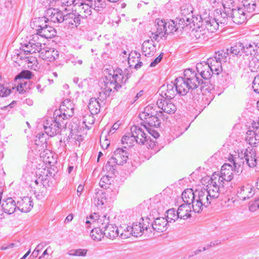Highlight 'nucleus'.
Segmentation results:
<instances>
[{
	"instance_id": "nucleus-1",
	"label": "nucleus",
	"mask_w": 259,
	"mask_h": 259,
	"mask_svg": "<svg viewBox=\"0 0 259 259\" xmlns=\"http://www.w3.org/2000/svg\"><path fill=\"white\" fill-rule=\"evenodd\" d=\"M182 198L185 203L178 207L177 213L180 219L184 220L191 215V208L195 212L200 213L204 208L214 202L202 188L195 191L192 189H187L182 193Z\"/></svg>"
},
{
	"instance_id": "nucleus-2",
	"label": "nucleus",
	"mask_w": 259,
	"mask_h": 259,
	"mask_svg": "<svg viewBox=\"0 0 259 259\" xmlns=\"http://www.w3.org/2000/svg\"><path fill=\"white\" fill-rule=\"evenodd\" d=\"M225 163L222 167L220 172H214L210 178H208V184L202 189L207 192L210 199L214 202L219 197L220 193L224 189L226 182L231 181L233 178V170L239 171V169L235 170L232 163Z\"/></svg>"
},
{
	"instance_id": "nucleus-3",
	"label": "nucleus",
	"mask_w": 259,
	"mask_h": 259,
	"mask_svg": "<svg viewBox=\"0 0 259 259\" xmlns=\"http://www.w3.org/2000/svg\"><path fill=\"white\" fill-rule=\"evenodd\" d=\"M192 20L194 25H197V28L192 32L196 40L200 41L207 39L210 33L214 32L219 28V22L214 18L210 16L209 11H205Z\"/></svg>"
},
{
	"instance_id": "nucleus-4",
	"label": "nucleus",
	"mask_w": 259,
	"mask_h": 259,
	"mask_svg": "<svg viewBox=\"0 0 259 259\" xmlns=\"http://www.w3.org/2000/svg\"><path fill=\"white\" fill-rule=\"evenodd\" d=\"M201 80L197 76L196 73L191 69L184 71V76L179 77L175 79L176 89L177 93L184 96L189 90L196 89L200 84Z\"/></svg>"
},
{
	"instance_id": "nucleus-5",
	"label": "nucleus",
	"mask_w": 259,
	"mask_h": 259,
	"mask_svg": "<svg viewBox=\"0 0 259 259\" xmlns=\"http://www.w3.org/2000/svg\"><path fill=\"white\" fill-rule=\"evenodd\" d=\"M243 158L249 167H255V170L259 169V159L256 157L255 149L252 147H248L244 151H241L238 154V157L230 155L228 160L234 165L235 170H238L244 163L243 161H241Z\"/></svg>"
},
{
	"instance_id": "nucleus-6",
	"label": "nucleus",
	"mask_w": 259,
	"mask_h": 259,
	"mask_svg": "<svg viewBox=\"0 0 259 259\" xmlns=\"http://www.w3.org/2000/svg\"><path fill=\"white\" fill-rule=\"evenodd\" d=\"M121 73L122 70L118 69L105 77L101 83V90L106 96H109L112 91H117L127 81V78H124Z\"/></svg>"
},
{
	"instance_id": "nucleus-7",
	"label": "nucleus",
	"mask_w": 259,
	"mask_h": 259,
	"mask_svg": "<svg viewBox=\"0 0 259 259\" xmlns=\"http://www.w3.org/2000/svg\"><path fill=\"white\" fill-rule=\"evenodd\" d=\"M55 118H49L44 123V128L47 135L53 137L59 134L62 124L64 123L62 116H54Z\"/></svg>"
},
{
	"instance_id": "nucleus-8",
	"label": "nucleus",
	"mask_w": 259,
	"mask_h": 259,
	"mask_svg": "<svg viewBox=\"0 0 259 259\" xmlns=\"http://www.w3.org/2000/svg\"><path fill=\"white\" fill-rule=\"evenodd\" d=\"M42 48V43L39 40L38 34H33L29 41L21 46V51L23 52L24 54H33L38 53L41 51Z\"/></svg>"
},
{
	"instance_id": "nucleus-9",
	"label": "nucleus",
	"mask_w": 259,
	"mask_h": 259,
	"mask_svg": "<svg viewBox=\"0 0 259 259\" xmlns=\"http://www.w3.org/2000/svg\"><path fill=\"white\" fill-rule=\"evenodd\" d=\"M74 109V106L72 101L66 99L62 102L60 109L55 111L54 115L62 116L61 118L65 120L73 115Z\"/></svg>"
},
{
	"instance_id": "nucleus-10",
	"label": "nucleus",
	"mask_w": 259,
	"mask_h": 259,
	"mask_svg": "<svg viewBox=\"0 0 259 259\" xmlns=\"http://www.w3.org/2000/svg\"><path fill=\"white\" fill-rule=\"evenodd\" d=\"M64 15L59 9L50 8L46 10L45 17L39 18L38 20L47 22V20L52 23H60L64 21Z\"/></svg>"
},
{
	"instance_id": "nucleus-11",
	"label": "nucleus",
	"mask_w": 259,
	"mask_h": 259,
	"mask_svg": "<svg viewBox=\"0 0 259 259\" xmlns=\"http://www.w3.org/2000/svg\"><path fill=\"white\" fill-rule=\"evenodd\" d=\"M259 53V47L257 45L253 42L252 44H247L244 45L243 50V56L242 58L245 59V57H248L247 60H249L250 58H252L251 61L250 62L249 65L251 67L253 63H255L256 61H258L259 59L256 57H254L255 56Z\"/></svg>"
},
{
	"instance_id": "nucleus-12",
	"label": "nucleus",
	"mask_w": 259,
	"mask_h": 259,
	"mask_svg": "<svg viewBox=\"0 0 259 259\" xmlns=\"http://www.w3.org/2000/svg\"><path fill=\"white\" fill-rule=\"evenodd\" d=\"M76 7V10L81 18H87L92 14L93 0H80Z\"/></svg>"
},
{
	"instance_id": "nucleus-13",
	"label": "nucleus",
	"mask_w": 259,
	"mask_h": 259,
	"mask_svg": "<svg viewBox=\"0 0 259 259\" xmlns=\"http://www.w3.org/2000/svg\"><path fill=\"white\" fill-rule=\"evenodd\" d=\"M155 27L156 31L153 29V31H152L150 35V37L157 40L166 34V22L165 20L157 19L155 21Z\"/></svg>"
},
{
	"instance_id": "nucleus-14",
	"label": "nucleus",
	"mask_w": 259,
	"mask_h": 259,
	"mask_svg": "<svg viewBox=\"0 0 259 259\" xmlns=\"http://www.w3.org/2000/svg\"><path fill=\"white\" fill-rule=\"evenodd\" d=\"M159 95L161 96V99H171L177 93L175 84L171 82L167 84L162 85L159 91Z\"/></svg>"
},
{
	"instance_id": "nucleus-15",
	"label": "nucleus",
	"mask_w": 259,
	"mask_h": 259,
	"mask_svg": "<svg viewBox=\"0 0 259 259\" xmlns=\"http://www.w3.org/2000/svg\"><path fill=\"white\" fill-rule=\"evenodd\" d=\"M131 134L135 138L137 144L144 145L148 140L149 137L143 129L138 126H133L131 128Z\"/></svg>"
},
{
	"instance_id": "nucleus-16",
	"label": "nucleus",
	"mask_w": 259,
	"mask_h": 259,
	"mask_svg": "<svg viewBox=\"0 0 259 259\" xmlns=\"http://www.w3.org/2000/svg\"><path fill=\"white\" fill-rule=\"evenodd\" d=\"M156 104L159 109L167 114H173L177 109L176 106L171 102V99L165 98L158 99Z\"/></svg>"
},
{
	"instance_id": "nucleus-17",
	"label": "nucleus",
	"mask_w": 259,
	"mask_h": 259,
	"mask_svg": "<svg viewBox=\"0 0 259 259\" xmlns=\"http://www.w3.org/2000/svg\"><path fill=\"white\" fill-rule=\"evenodd\" d=\"M39 56L42 59L49 62L54 61L59 56L58 51L54 48L44 47L39 53Z\"/></svg>"
},
{
	"instance_id": "nucleus-18",
	"label": "nucleus",
	"mask_w": 259,
	"mask_h": 259,
	"mask_svg": "<svg viewBox=\"0 0 259 259\" xmlns=\"http://www.w3.org/2000/svg\"><path fill=\"white\" fill-rule=\"evenodd\" d=\"M242 3L243 10L247 16L250 17L254 14L259 13V7L256 5L254 0H243Z\"/></svg>"
},
{
	"instance_id": "nucleus-19",
	"label": "nucleus",
	"mask_w": 259,
	"mask_h": 259,
	"mask_svg": "<svg viewBox=\"0 0 259 259\" xmlns=\"http://www.w3.org/2000/svg\"><path fill=\"white\" fill-rule=\"evenodd\" d=\"M37 31L35 34H38V37L40 36L46 38H51L56 35L55 29L53 27L46 24L39 25Z\"/></svg>"
},
{
	"instance_id": "nucleus-20",
	"label": "nucleus",
	"mask_w": 259,
	"mask_h": 259,
	"mask_svg": "<svg viewBox=\"0 0 259 259\" xmlns=\"http://www.w3.org/2000/svg\"><path fill=\"white\" fill-rule=\"evenodd\" d=\"M211 68L208 61L197 63L196 65L197 72L205 79H208L211 77L212 74V71Z\"/></svg>"
},
{
	"instance_id": "nucleus-21",
	"label": "nucleus",
	"mask_w": 259,
	"mask_h": 259,
	"mask_svg": "<svg viewBox=\"0 0 259 259\" xmlns=\"http://www.w3.org/2000/svg\"><path fill=\"white\" fill-rule=\"evenodd\" d=\"M92 203L96 206H102L107 202L106 192L102 190H97L93 196Z\"/></svg>"
},
{
	"instance_id": "nucleus-22",
	"label": "nucleus",
	"mask_w": 259,
	"mask_h": 259,
	"mask_svg": "<svg viewBox=\"0 0 259 259\" xmlns=\"http://www.w3.org/2000/svg\"><path fill=\"white\" fill-rule=\"evenodd\" d=\"M247 17L242 8L232 9L231 17L233 21L236 24H240L244 23Z\"/></svg>"
},
{
	"instance_id": "nucleus-23",
	"label": "nucleus",
	"mask_w": 259,
	"mask_h": 259,
	"mask_svg": "<svg viewBox=\"0 0 259 259\" xmlns=\"http://www.w3.org/2000/svg\"><path fill=\"white\" fill-rule=\"evenodd\" d=\"M17 208L23 212H29L33 207V202L30 197H24L20 198L17 203Z\"/></svg>"
},
{
	"instance_id": "nucleus-24",
	"label": "nucleus",
	"mask_w": 259,
	"mask_h": 259,
	"mask_svg": "<svg viewBox=\"0 0 259 259\" xmlns=\"http://www.w3.org/2000/svg\"><path fill=\"white\" fill-rule=\"evenodd\" d=\"M153 39L145 40L142 45V53L145 56L150 57L154 55L156 52V45Z\"/></svg>"
},
{
	"instance_id": "nucleus-25",
	"label": "nucleus",
	"mask_w": 259,
	"mask_h": 259,
	"mask_svg": "<svg viewBox=\"0 0 259 259\" xmlns=\"http://www.w3.org/2000/svg\"><path fill=\"white\" fill-rule=\"evenodd\" d=\"M246 141L251 146L256 147L259 144V129L248 131L246 133Z\"/></svg>"
},
{
	"instance_id": "nucleus-26",
	"label": "nucleus",
	"mask_w": 259,
	"mask_h": 259,
	"mask_svg": "<svg viewBox=\"0 0 259 259\" xmlns=\"http://www.w3.org/2000/svg\"><path fill=\"white\" fill-rule=\"evenodd\" d=\"M1 208L5 212L10 214L15 211L17 206L15 201L10 197L2 201Z\"/></svg>"
},
{
	"instance_id": "nucleus-27",
	"label": "nucleus",
	"mask_w": 259,
	"mask_h": 259,
	"mask_svg": "<svg viewBox=\"0 0 259 259\" xmlns=\"http://www.w3.org/2000/svg\"><path fill=\"white\" fill-rule=\"evenodd\" d=\"M167 223L164 218H157L152 222V229L158 232H163L166 230Z\"/></svg>"
},
{
	"instance_id": "nucleus-28",
	"label": "nucleus",
	"mask_w": 259,
	"mask_h": 259,
	"mask_svg": "<svg viewBox=\"0 0 259 259\" xmlns=\"http://www.w3.org/2000/svg\"><path fill=\"white\" fill-rule=\"evenodd\" d=\"M113 157L116 161L117 165H122L127 161V153L122 148H117L114 152Z\"/></svg>"
},
{
	"instance_id": "nucleus-29",
	"label": "nucleus",
	"mask_w": 259,
	"mask_h": 259,
	"mask_svg": "<svg viewBox=\"0 0 259 259\" xmlns=\"http://www.w3.org/2000/svg\"><path fill=\"white\" fill-rule=\"evenodd\" d=\"M162 114H157L156 115H153V116H147L145 117V115H143L142 118L140 119L145 123L151 127H158L160 126L161 123L160 120L159 119V117L161 116Z\"/></svg>"
},
{
	"instance_id": "nucleus-30",
	"label": "nucleus",
	"mask_w": 259,
	"mask_h": 259,
	"mask_svg": "<svg viewBox=\"0 0 259 259\" xmlns=\"http://www.w3.org/2000/svg\"><path fill=\"white\" fill-rule=\"evenodd\" d=\"M99 215L97 213H95L94 215L90 217V220H88L87 218L85 223L87 224H92L95 222V221L98 220V223L100 224V227L103 229V226H105L108 225H111L110 224L109 217L107 215H104L101 218L98 219Z\"/></svg>"
},
{
	"instance_id": "nucleus-31",
	"label": "nucleus",
	"mask_w": 259,
	"mask_h": 259,
	"mask_svg": "<svg viewBox=\"0 0 259 259\" xmlns=\"http://www.w3.org/2000/svg\"><path fill=\"white\" fill-rule=\"evenodd\" d=\"M140 54L136 51L131 52L128 57L130 66H134L137 69L140 68L142 64V62L140 61Z\"/></svg>"
},
{
	"instance_id": "nucleus-32",
	"label": "nucleus",
	"mask_w": 259,
	"mask_h": 259,
	"mask_svg": "<svg viewBox=\"0 0 259 259\" xmlns=\"http://www.w3.org/2000/svg\"><path fill=\"white\" fill-rule=\"evenodd\" d=\"M254 194V190L251 186H243L238 192V197L242 200H245L252 197Z\"/></svg>"
},
{
	"instance_id": "nucleus-33",
	"label": "nucleus",
	"mask_w": 259,
	"mask_h": 259,
	"mask_svg": "<svg viewBox=\"0 0 259 259\" xmlns=\"http://www.w3.org/2000/svg\"><path fill=\"white\" fill-rule=\"evenodd\" d=\"M104 234L107 238L113 239L119 235L118 228L113 224L103 226Z\"/></svg>"
},
{
	"instance_id": "nucleus-34",
	"label": "nucleus",
	"mask_w": 259,
	"mask_h": 259,
	"mask_svg": "<svg viewBox=\"0 0 259 259\" xmlns=\"http://www.w3.org/2000/svg\"><path fill=\"white\" fill-rule=\"evenodd\" d=\"M212 74L219 75L222 71V63L214 58H210L207 60Z\"/></svg>"
},
{
	"instance_id": "nucleus-35",
	"label": "nucleus",
	"mask_w": 259,
	"mask_h": 259,
	"mask_svg": "<svg viewBox=\"0 0 259 259\" xmlns=\"http://www.w3.org/2000/svg\"><path fill=\"white\" fill-rule=\"evenodd\" d=\"M157 114H162V112L161 111L158 112L157 110L156 106L151 104L149 105L144 108V111L139 114V117L140 118H142L143 114L145 115V117H147L150 116H153V115H156Z\"/></svg>"
},
{
	"instance_id": "nucleus-36",
	"label": "nucleus",
	"mask_w": 259,
	"mask_h": 259,
	"mask_svg": "<svg viewBox=\"0 0 259 259\" xmlns=\"http://www.w3.org/2000/svg\"><path fill=\"white\" fill-rule=\"evenodd\" d=\"M88 108L92 114H97L100 111V105L97 99L92 98L90 100Z\"/></svg>"
},
{
	"instance_id": "nucleus-37",
	"label": "nucleus",
	"mask_w": 259,
	"mask_h": 259,
	"mask_svg": "<svg viewBox=\"0 0 259 259\" xmlns=\"http://www.w3.org/2000/svg\"><path fill=\"white\" fill-rule=\"evenodd\" d=\"M64 21H67L68 23L71 24L72 25H74L76 26L80 24L81 18L78 13L76 15L74 13H70L64 15Z\"/></svg>"
},
{
	"instance_id": "nucleus-38",
	"label": "nucleus",
	"mask_w": 259,
	"mask_h": 259,
	"mask_svg": "<svg viewBox=\"0 0 259 259\" xmlns=\"http://www.w3.org/2000/svg\"><path fill=\"white\" fill-rule=\"evenodd\" d=\"M192 18L190 17H181L180 18H176L175 20L177 27H178V30L179 29L181 30L183 29L185 26H188L192 22Z\"/></svg>"
},
{
	"instance_id": "nucleus-39",
	"label": "nucleus",
	"mask_w": 259,
	"mask_h": 259,
	"mask_svg": "<svg viewBox=\"0 0 259 259\" xmlns=\"http://www.w3.org/2000/svg\"><path fill=\"white\" fill-rule=\"evenodd\" d=\"M244 45L241 42H237L230 49V53L237 57L243 56Z\"/></svg>"
},
{
	"instance_id": "nucleus-40",
	"label": "nucleus",
	"mask_w": 259,
	"mask_h": 259,
	"mask_svg": "<svg viewBox=\"0 0 259 259\" xmlns=\"http://www.w3.org/2000/svg\"><path fill=\"white\" fill-rule=\"evenodd\" d=\"M101 228H95L91 232V237L96 241H100L104 236V230Z\"/></svg>"
},
{
	"instance_id": "nucleus-41",
	"label": "nucleus",
	"mask_w": 259,
	"mask_h": 259,
	"mask_svg": "<svg viewBox=\"0 0 259 259\" xmlns=\"http://www.w3.org/2000/svg\"><path fill=\"white\" fill-rule=\"evenodd\" d=\"M119 235L123 238H127L133 235L132 230L130 226L124 225L118 228Z\"/></svg>"
},
{
	"instance_id": "nucleus-42",
	"label": "nucleus",
	"mask_w": 259,
	"mask_h": 259,
	"mask_svg": "<svg viewBox=\"0 0 259 259\" xmlns=\"http://www.w3.org/2000/svg\"><path fill=\"white\" fill-rule=\"evenodd\" d=\"M166 219L165 220L168 223L175 222L178 219L180 218L178 217L177 211L175 209L171 208L166 211Z\"/></svg>"
},
{
	"instance_id": "nucleus-43",
	"label": "nucleus",
	"mask_w": 259,
	"mask_h": 259,
	"mask_svg": "<svg viewBox=\"0 0 259 259\" xmlns=\"http://www.w3.org/2000/svg\"><path fill=\"white\" fill-rule=\"evenodd\" d=\"M142 223L141 222L138 223H134L133 224L132 227H131V230H132L133 235L136 237L141 236L142 233L144 231L143 229Z\"/></svg>"
},
{
	"instance_id": "nucleus-44",
	"label": "nucleus",
	"mask_w": 259,
	"mask_h": 259,
	"mask_svg": "<svg viewBox=\"0 0 259 259\" xmlns=\"http://www.w3.org/2000/svg\"><path fill=\"white\" fill-rule=\"evenodd\" d=\"M192 13V8L189 5H184L181 7V14L182 17H190L191 18H194L193 17L191 13Z\"/></svg>"
},
{
	"instance_id": "nucleus-45",
	"label": "nucleus",
	"mask_w": 259,
	"mask_h": 259,
	"mask_svg": "<svg viewBox=\"0 0 259 259\" xmlns=\"http://www.w3.org/2000/svg\"><path fill=\"white\" fill-rule=\"evenodd\" d=\"M40 157L46 164H51L54 163V159L52 156V153L49 151H45L40 154Z\"/></svg>"
},
{
	"instance_id": "nucleus-46",
	"label": "nucleus",
	"mask_w": 259,
	"mask_h": 259,
	"mask_svg": "<svg viewBox=\"0 0 259 259\" xmlns=\"http://www.w3.org/2000/svg\"><path fill=\"white\" fill-rule=\"evenodd\" d=\"M121 141L122 144H126L127 146L131 147L133 145L134 142H136V140L135 138L131 133L123 136Z\"/></svg>"
},
{
	"instance_id": "nucleus-47",
	"label": "nucleus",
	"mask_w": 259,
	"mask_h": 259,
	"mask_svg": "<svg viewBox=\"0 0 259 259\" xmlns=\"http://www.w3.org/2000/svg\"><path fill=\"white\" fill-rule=\"evenodd\" d=\"M93 115L91 113V114L85 115L83 117L82 122L87 130L90 129L91 125L95 122V118Z\"/></svg>"
},
{
	"instance_id": "nucleus-48",
	"label": "nucleus",
	"mask_w": 259,
	"mask_h": 259,
	"mask_svg": "<svg viewBox=\"0 0 259 259\" xmlns=\"http://www.w3.org/2000/svg\"><path fill=\"white\" fill-rule=\"evenodd\" d=\"M87 251L86 249H71L68 251L67 254L70 256H85Z\"/></svg>"
},
{
	"instance_id": "nucleus-49",
	"label": "nucleus",
	"mask_w": 259,
	"mask_h": 259,
	"mask_svg": "<svg viewBox=\"0 0 259 259\" xmlns=\"http://www.w3.org/2000/svg\"><path fill=\"white\" fill-rule=\"evenodd\" d=\"M166 34H168L170 33H173L174 32L178 31V27H177V25H176L175 20H168L167 22H166Z\"/></svg>"
},
{
	"instance_id": "nucleus-50",
	"label": "nucleus",
	"mask_w": 259,
	"mask_h": 259,
	"mask_svg": "<svg viewBox=\"0 0 259 259\" xmlns=\"http://www.w3.org/2000/svg\"><path fill=\"white\" fill-rule=\"evenodd\" d=\"M116 161L112 156L111 157L105 165V169L106 170L111 173H113L116 167Z\"/></svg>"
},
{
	"instance_id": "nucleus-51",
	"label": "nucleus",
	"mask_w": 259,
	"mask_h": 259,
	"mask_svg": "<svg viewBox=\"0 0 259 259\" xmlns=\"http://www.w3.org/2000/svg\"><path fill=\"white\" fill-rule=\"evenodd\" d=\"M141 223H142V226L143 227V229L144 231H147L148 230H149V231L151 232L152 229V221L150 220V219L147 217L145 219H144L143 218H142L141 219Z\"/></svg>"
},
{
	"instance_id": "nucleus-52",
	"label": "nucleus",
	"mask_w": 259,
	"mask_h": 259,
	"mask_svg": "<svg viewBox=\"0 0 259 259\" xmlns=\"http://www.w3.org/2000/svg\"><path fill=\"white\" fill-rule=\"evenodd\" d=\"M32 73L29 70H24L20 73L16 77V79H20V80L24 81L25 79H29L31 77Z\"/></svg>"
},
{
	"instance_id": "nucleus-53",
	"label": "nucleus",
	"mask_w": 259,
	"mask_h": 259,
	"mask_svg": "<svg viewBox=\"0 0 259 259\" xmlns=\"http://www.w3.org/2000/svg\"><path fill=\"white\" fill-rule=\"evenodd\" d=\"M218 61L222 62H226L228 59V54L224 52V51H219L216 56L214 57Z\"/></svg>"
},
{
	"instance_id": "nucleus-54",
	"label": "nucleus",
	"mask_w": 259,
	"mask_h": 259,
	"mask_svg": "<svg viewBox=\"0 0 259 259\" xmlns=\"http://www.w3.org/2000/svg\"><path fill=\"white\" fill-rule=\"evenodd\" d=\"M93 9L97 11H100L101 9L104 8L105 6V2L103 0H93Z\"/></svg>"
},
{
	"instance_id": "nucleus-55",
	"label": "nucleus",
	"mask_w": 259,
	"mask_h": 259,
	"mask_svg": "<svg viewBox=\"0 0 259 259\" xmlns=\"http://www.w3.org/2000/svg\"><path fill=\"white\" fill-rule=\"evenodd\" d=\"M80 0H61L60 4L62 6H74L76 7L79 4Z\"/></svg>"
},
{
	"instance_id": "nucleus-56",
	"label": "nucleus",
	"mask_w": 259,
	"mask_h": 259,
	"mask_svg": "<svg viewBox=\"0 0 259 259\" xmlns=\"http://www.w3.org/2000/svg\"><path fill=\"white\" fill-rule=\"evenodd\" d=\"M11 93V89L0 83V97H6Z\"/></svg>"
},
{
	"instance_id": "nucleus-57",
	"label": "nucleus",
	"mask_w": 259,
	"mask_h": 259,
	"mask_svg": "<svg viewBox=\"0 0 259 259\" xmlns=\"http://www.w3.org/2000/svg\"><path fill=\"white\" fill-rule=\"evenodd\" d=\"M110 184V181L109 179V177L107 176H104L102 177L100 181V186L102 188H106L107 185H108Z\"/></svg>"
},
{
	"instance_id": "nucleus-58",
	"label": "nucleus",
	"mask_w": 259,
	"mask_h": 259,
	"mask_svg": "<svg viewBox=\"0 0 259 259\" xmlns=\"http://www.w3.org/2000/svg\"><path fill=\"white\" fill-rule=\"evenodd\" d=\"M259 208V198L251 202L249 206V210L251 212H254Z\"/></svg>"
},
{
	"instance_id": "nucleus-59",
	"label": "nucleus",
	"mask_w": 259,
	"mask_h": 259,
	"mask_svg": "<svg viewBox=\"0 0 259 259\" xmlns=\"http://www.w3.org/2000/svg\"><path fill=\"white\" fill-rule=\"evenodd\" d=\"M252 89L254 92L259 93V76H256L254 77L252 82Z\"/></svg>"
},
{
	"instance_id": "nucleus-60",
	"label": "nucleus",
	"mask_w": 259,
	"mask_h": 259,
	"mask_svg": "<svg viewBox=\"0 0 259 259\" xmlns=\"http://www.w3.org/2000/svg\"><path fill=\"white\" fill-rule=\"evenodd\" d=\"M220 3L225 9H230L231 8V7H232L233 0H221Z\"/></svg>"
},
{
	"instance_id": "nucleus-61",
	"label": "nucleus",
	"mask_w": 259,
	"mask_h": 259,
	"mask_svg": "<svg viewBox=\"0 0 259 259\" xmlns=\"http://www.w3.org/2000/svg\"><path fill=\"white\" fill-rule=\"evenodd\" d=\"M45 134L42 133H39L36 136L35 142L36 144L39 145L40 143H43L45 142L46 138L44 137Z\"/></svg>"
},
{
	"instance_id": "nucleus-62",
	"label": "nucleus",
	"mask_w": 259,
	"mask_h": 259,
	"mask_svg": "<svg viewBox=\"0 0 259 259\" xmlns=\"http://www.w3.org/2000/svg\"><path fill=\"white\" fill-rule=\"evenodd\" d=\"M145 127L146 129V131L150 134L152 137H153L155 139H157L159 137V133L155 130H153L151 128H148L146 125H145Z\"/></svg>"
},
{
	"instance_id": "nucleus-63",
	"label": "nucleus",
	"mask_w": 259,
	"mask_h": 259,
	"mask_svg": "<svg viewBox=\"0 0 259 259\" xmlns=\"http://www.w3.org/2000/svg\"><path fill=\"white\" fill-rule=\"evenodd\" d=\"M100 144L103 149H107L110 145L109 141L105 138L103 140H102V138H100Z\"/></svg>"
},
{
	"instance_id": "nucleus-64",
	"label": "nucleus",
	"mask_w": 259,
	"mask_h": 259,
	"mask_svg": "<svg viewBox=\"0 0 259 259\" xmlns=\"http://www.w3.org/2000/svg\"><path fill=\"white\" fill-rule=\"evenodd\" d=\"M162 56H163V54L161 53L158 57H157L153 61H152L151 63L150 66V67L155 66L156 64H157L159 62H160V61L161 60V59L162 58Z\"/></svg>"
}]
</instances>
